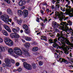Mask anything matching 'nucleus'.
Segmentation results:
<instances>
[{
    "instance_id": "obj_1",
    "label": "nucleus",
    "mask_w": 73,
    "mask_h": 73,
    "mask_svg": "<svg viewBox=\"0 0 73 73\" xmlns=\"http://www.w3.org/2000/svg\"><path fill=\"white\" fill-rule=\"evenodd\" d=\"M63 36V35H62V31L61 32L60 34V35L59 33H58L57 34V37L58 38H56V39L54 40V43L53 44V46L54 47V48H56L57 46H58L60 49H63V50H64V53H65V54H69L68 50L69 49V46H68L65 45L64 42H61L62 44H61V46H59L58 45H57V43H56V42H57V39H58V40H59L60 38L61 37Z\"/></svg>"
},
{
    "instance_id": "obj_2",
    "label": "nucleus",
    "mask_w": 73,
    "mask_h": 73,
    "mask_svg": "<svg viewBox=\"0 0 73 73\" xmlns=\"http://www.w3.org/2000/svg\"><path fill=\"white\" fill-rule=\"evenodd\" d=\"M60 25H62V26H60L59 28H60L61 29H64L66 32H67V31L69 32L72 31V33H73L72 29H71V28L69 29V27H67L68 25V23H66V22H62L60 23Z\"/></svg>"
},
{
    "instance_id": "obj_3",
    "label": "nucleus",
    "mask_w": 73,
    "mask_h": 73,
    "mask_svg": "<svg viewBox=\"0 0 73 73\" xmlns=\"http://www.w3.org/2000/svg\"><path fill=\"white\" fill-rule=\"evenodd\" d=\"M56 14L55 15V17H54V19H56L57 17H58L59 18H60V21H62V20H64V21L67 20L68 19V17H66L65 18V17L64 15L65 14L64 13L62 12H60V13L59 12H55Z\"/></svg>"
},
{
    "instance_id": "obj_4",
    "label": "nucleus",
    "mask_w": 73,
    "mask_h": 73,
    "mask_svg": "<svg viewBox=\"0 0 73 73\" xmlns=\"http://www.w3.org/2000/svg\"><path fill=\"white\" fill-rule=\"evenodd\" d=\"M1 19L6 23H9V20L10 23H11V21H12V19H9V16L6 14L2 15Z\"/></svg>"
},
{
    "instance_id": "obj_5",
    "label": "nucleus",
    "mask_w": 73,
    "mask_h": 73,
    "mask_svg": "<svg viewBox=\"0 0 73 73\" xmlns=\"http://www.w3.org/2000/svg\"><path fill=\"white\" fill-rule=\"evenodd\" d=\"M4 41L5 42L6 44V45L9 46H12V45H13V41L8 37L5 38Z\"/></svg>"
},
{
    "instance_id": "obj_6",
    "label": "nucleus",
    "mask_w": 73,
    "mask_h": 73,
    "mask_svg": "<svg viewBox=\"0 0 73 73\" xmlns=\"http://www.w3.org/2000/svg\"><path fill=\"white\" fill-rule=\"evenodd\" d=\"M14 52L17 55L21 56L23 54V52L19 47H16L14 49Z\"/></svg>"
},
{
    "instance_id": "obj_7",
    "label": "nucleus",
    "mask_w": 73,
    "mask_h": 73,
    "mask_svg": "<svg viewBox=\"0 0 73 73\" xmlns=\"http://www.w3.org/2000/svg\"><path fill=\"white\" fill-rule=\"evenodd\" d=\"M66 11L68 12L70 17H73V8L72 9L69 8V9L66 8Z\"/></svg>"
},
{
    "instance_id": "obj_8",
    "label": "nucleus",
    "mask_w": 73,
    "mask_h": 73,
    "mask_svg": "<svg viewBox=\"0 0 73 73\" xmlns=\"http://www.w3.org/2000/svg\"><path fill=\"white\" fill-rule=\"evenodd\" d=\"M24 67L26 69H27L28 70H31L32 69V67L31 65L28 64L27 62H24L23 63Z\"/></svg>"
},
{
    "instance_id": "obj_9",
    "label": "nucleus",
    "mask_w": 73,
    "mask_h": 73,
    "mask_svg": "<svg viewBox=\"0 0 73 73\" xmlns=\"http://www.w3.org/2000/svg\"><path fill=\"white\" fill-rule=\"evenodd\" d=\"M5 63L6 64V65L4 64H3V66L4 67L6 66H11V62H10V60H9L8 58H6L5 60Z\"/></svg>"
},
{
    "instance_id": "obj_10",
    "label": "nucleus",
    "mask_w": 73,
    "mask_h": 73,
    "mask_svg": "<svg viewBox=\"0 0 73 73\" xmlns=\"http://www.w3.org/2000/svg\"><path fill=\"white\" fill-rule=\"evenodd\" d=\"M8 52L11 55L13 56L14 57H16V55L14 54V53L13 52V50L11 48H9L8 50Z\"/></svg>"
},
{
    "instance_id": "obj_11",
    "label": "nucleus",
    "mask_w": 73,
    "mask_h": 73,
    "mask_svg": "<svg viewBox=\"0 0 73 73\" xmlns=\"http://www.w3.org/2000/svg\"><path fill=\"white\" fill-rule=\"evenodd\" d=\"M52 25L53 27V28H54L57 27L59 28L60 27V25H58L57 23L55 21L53 22Z\"/></svg>"
},
{
    "instance_id": "obj_12",
    "label": "nucleus",
    "mask_w": 73,
    "mask_h": 73,
    "mask_svg": "<svg viewBox=\"0 0 73 73\" xmlns=\"http://www.w3.org/2000/svg\"><path fill=\"white\" fill-rule=\"evenodd\" d=\"M26 3V1L25 0H22L19 3V5L20 6H24Z\"/></svg>"
},
{
    "instance_id": "obj_13",
    "label": "nucleus",
    "mask_w": 73,
    "mask_h": 73,
    "mask_svg": "<svg viewBox=\"0 0 73 73\" xmlns=\"http://www.w3.org/2000/svg\"><path fill=\"white\" fill-rule=\"evenodd\" d=\"M4 28L9 32H11V30L10 29V28L7 25H3Z\"/></svg>"
},
{
    "instance_id": "obj_14",
    "label": "nucleus",
    "mask_w": 73,
    "mask_h": 73,
    "mask_svg": "<svg viewBox=\"0 0 73 73\" xmlns=\"http://www.w3.org/2000/svg\"><path fill=\"white\" fill-rule=\"evenodd\" d=\"M23 12L25 18V17H27L28 16V11L26 10H25L23 11Z\"/></svg>"
},
{
    "instance_id": "obj_15",
    "label": "nucleus",
    "mask_w": 73,
    "mask_h": 73,
    "mask_svg": "<svg viewBox=\"0 0 73 73\" xmlns=\"http://www.w3.org/2000/svg\"><path fill=\"white\" fill-rule=\"evenodd\" d=\"M59 61H60L61 62H65V64H68V62L67 61V60H65L64 58H60L59 59Z\"/></svg>"
},
{
    "instance_id": "obj_16",
    "label": "nucleus",
    "mask_w": 73,
    "mask_h": 73,
    "mask_svg": "<svg viewBox=\"0 0 73 73\" xmlns=\"http://www.w3.org/2000/svg\"><path fill=\"white\" fill-rule=\"evenodd\" d=\"M5 50V49H4V47H1L0 46V52H1L2 51H4ZM0 58H3V56L1 55V54H0Z\"/></svg>"
},
{
    "instance_id": "obj_17",
    "label": "nucleus",
    "mask_w": 73,
    "mask_h": 73,
    "mask_svg": "<svg viewBox=\"0 0 73 73\" xmlns=\"http://www.w3.org/2000/svg\"><path fill=\"white\" fill-rule=\"evenodd\" d=\"M2 32L3 34L4 35L6 36H8V33H7V32L6 31L4 30H3L2 31Z\"/></svg>"
},
{
    "instance_id": "obj_18",
    "label": "nucleus",
    "mask_w": 73,
    "mask_h": 73,
    "mask_svg": "<svg viewBox=\"0 0 73 73\" xmlns=\"http://www.w3.org/2000/svg\"><path fill=\"white\" fill-rule=\"evenodd\" d=\"M65 42L67 44H68V45H70V46H72V47H73V44L72 43H71L68 40H64Z\"/></svg>"
},
{
    "instance_id": "obj_19",
    "label": "nucleus",
    "mask_w": 73,
    "mask_h": 73,
    "mask_svg": "<svg viewBox=\"0 0 73 73\" xmlns=\"http://www.w3.org/2000/svg\"><path fill=\"white\" fill-rule=\"evenodd\" d=\"M15 41H18L19 40V38H20V35L17 33L15 34Z\"/></svg>"
},
{
    "instance_id": "obj_20",
    "label": "nucleus",
    "mask_w": 73,
    "mask_h": 73,
    "mask_svg": "<svg viewBox=\"0 0 73 73\" xmlns=\"http://www.w3.org/2000/svg\"><path fill=\"white\" fill-rule=\"evenodd\" d=\"M17 13L19 16H21L23 14V12L21 11V10H19L17 11Z\"/></svg>"
},
{
    "instance_id": "obj_21",
    "label": "nucleus",
    "mask_w": 73,
    "mask_h": 73,
    "mask_svg": "<svg viewBox=\"0 0 73 73\" xmlns=\"http://www.w3.org/2000/svg\"><path fill=\"white\" fill-rule=\"evenodd\" d=\"M24 46L26 48H29L30 46V44L29 43L26 42Z\"/></svg>"
},
{
    "instance_id": "obj_22",
    "label": "nucleus",
    "mask_w": 73,
    "mask_h": 73,
    "mask_svg": "<svg viewBox=\"0 0 73 73\" xmlns=\"http://www.w3.org/2000/svg\"><path fill=\"white\" fill-rule=\"evenodd\" d=\"M24 54L26 56L28 57V56H30L29 54L28 53V52L27 51H25L24 52Z\"/></svg>"
},
{
    "instance_id": "obj_23",
    "label": "nucleus",
    "mask_w": 73,
    "mask_h": 73,
    "mask_svg": "<svg viewBox=\"0 0 73 73\" xmlns=\"http://www.w3.org/2000/svg\"><path fill=\"white\" fill-rule=\"evenodd\" d=\"M38 47H33L32 50V51H33V52H36V51H37V50H38Z\"/></svg>"
},
{
    "instance_id": "obj_24",
    "label": "nucleus",
    "mask_w": 73,
    "mask_h": 73,
    "mask_svg": "<svg viewBox=\"0 0 73 73\" xmlns=\"http://www.w3.org/2000/svg\"><path fill=\"white\" fill-rule=\"evenodd\" d=\"M7 11L8 14L9 15H11V14H12V10L11 9L9 8L8 9H7Z\"/></svg>"
},
{
    "instance_id": "obj_25",
    "label": "nucleus",
    "mask_w": 73,
    "mask_h": 73,
    "mask_svg": "<svg viewBox=\"0 0 73 73\" xmlns=\"http://www.w3.org/2000/svg\"><path fill=\"white\" fill-rule=\"evenodd\" d=\"M24 32L26 34H29L30 32V31H29V29L28 28V29H27L25 30Z\"/></svg>"
},
{
    "instance_id": "obj_26",
    "label": "nucleus",
    "mask_w": 73,
    "mask_h": 73,
    "mask_svg": "<svg viewBox=\"0 0 73 73\" xmlns=\"http://www.w3.org/2000/svg\"><path fill=\"white\" fill-rule=\"evenodd\" d=\"M16 33H12L10 35V36L12 38H16Z\"/></svg>"
},
{
    "instance_id": "obj_27",
    "label": "nucleus",
    "mask_w": 73,
    "mask_h": 73,
    "mask_svg": "<svg viewBox=\"0 0 73 73\" xmlns=\"http://www.w3.org/2000/svg\"><path fill=\"white\" fill-rule=\"evenodd\" d=\"M25 39L27 41H31V38L28 36H26L25 37Z\"/></svg>"
},
{
    "instance_id": "obj_28",
    "label": "nucleus",
    "mask_w": 73,
    "mask_h": 73,
    "mask_svg": "<svg viewBox=\"0 0 73 73\" xmlns=\"http://www.w3.org/2000/svg\"><path fill=\"white\" fill-rule=\"evenodd\" d=\"M23 28H24V29L25 30L28 28V27L27 25L25 24L23 25Z\"/></svg>"
},
{
    "instance_id": "obj_29",
    "label": "nucleus",
    "mask_w": 73,
    "mask_h": 73,
    "mask_svg": "<svg viewBox=\"0 0 73 73\" xmlns=\"http://www.w3.org/2000/svg\"><path fill=\"white\" fill-rule=\"evenodd\" d=\"M16 22H17L19 25H21L22 23V21L21 20H20L18 21V20H16Z\"/></svg>"
},
{
    "instance_id": "obj_30",
    "label": "nucleus",
    "mask_w": 73,
    "mask_h": 73,
    "mask_svg": "<svg viewBox=\"0 0 73 73\" xmlns=\"http://www.w3.org/2000/svg\"><path fill=\"white\" fill-rule=\"evenodd\" d=\"M10 62L12 64H15V61L14 59H10Z\"/></svg>"
},
{
    "instance_id": "obj_31",
    "label": "nucleus",
    "mask_w": 73,
    "mask_h": 73,
    "mask_svg": "<svg viewBox=\"0 0 73 73\" xmlns=\"http://www.w3.org/2000/svg\"><path fill=\"white\" fill-rule=\"evenodd\" d=\"M55 58H59V57H60V55L57 54V53H55Z\"/></svg>"
},
{
    "instance_id": "obj_32",
    "label": "nucleus",
    "mask_w": 73,
    "mask_h": 73,
    "mask_svg": "<svg viewBox=\"0 0 73 73\" xmlns=\"http://www.w3.org/2000/svg\"><path fill=\"white\" fill-rule=\"evenodd\" d=\"M42 38L44 40H45L46 41H47V38L46 37V36H41Z\"/></svg>"
},
{
    "instance_id": "obj_33",
    "label": "nucleus",
    "mask_w": 73,
    "mask_h": 73,
    "mask_svg": "<svg viewBox=\"0 0 73 73\" xmlns=\"http://www.w3.org/2000/svg\"><path fill=\"white\" fill-rule=\"evenodd\" d=\"M42 64H43V62L41 61H40L38 62V64L39 66H42Z\"/></svg>"
},
{
    "instance_id": "obj_34",
    "label": "nucleus",
    "mask_w": 73,
    "mask_h": 73,
    "mask_svg": "<svg viewBox=\"0 0 73 73\" xmlns=\"http://www.w3.org/2000/svg\"><path fill=\"white\" fill-rule=\"evenodd\" d=\"M2 24V22L0 20V31H2V27L0 25Z\"/></svg>"
},
{
    "instance_id": "obj_35",
    "label": "nucleus",
    "mask_w": 73,
    "mask_h": 73,
    "mask_svg": "<svg viewBox=\"0 0 73 73\" xmlns=\"http://www.w3.org/2000/svg\"><path fill=\"white\" fill-rule=\"evenodd\" d=\"M12 31L14 33H16L17 32V30L16 29L13 28L12 29Z\"/></svg>"
},
{
    "instance_id": "obj_36",
    "label": "nucleus",
    "mask_w": 73,
    "mask_h": 73,
    "mask_svg": "<svg viewBox=\"0 0 73 73\" xmlns=\"http://www.w3.org/2000/svg\"><path fill=\"white\" fill-rule=\"evenodd\" d=\"M42 21L44 23H45V22H46V21H48V19H47L46 18H45L44 20H42Z\"/></svg>"
},
{
    "instance_id": "obj_37",
    "label": "nucleus",
    "mask_w": 73,
    "mask_h": 73,
    "mask_svg": "<svg viewBox=\"0 0 73 73\" xmlns=\"http://www.w3.org/2000/svg\"><path fill=\"white\" fill-rule=\"evenodd\" d=\"M67 22L69 24V25H72V22L70 21H67Z\"/></svg>"
},
{
    "instance_id": "obj_38",
    "label": "nucleus",
    "mask_w": 73,
    "mask_h": 73,
    "mask_svg": "<svg viewBox=\"0 0 73 73\" xmlns=\"http://www.w3.org/2000/svg\"><path fill=\"white\" fill-rule=\"evenodd\" d=\"M67 58L68 59L69 61H73V59L72 58Z\"/></svg>"
},
{
    "instance_id": "obj_39",
    "label": "nucleus",
    "mask_w": 73,
    "mask_h": 73,
    "mask_svg": "<svg viewBox=\"0 0 73 73\" xmlns=\"http://www.w3.org/2000/svg\"><path fill=\"white\" fill-rule=\"evenodd\" d=\"M17 70L18 71V72H21V71L22 70V68H19L17 69Z\"/></svg>"
},
{
    "instance_id": "obj_40",
    "label": "nucleus",
    "mask_w": 73,
    "mask_h": 73,
    "mask_svg": "<svg viewBox=\"0 0 73 73\" xmlns=\"http://www.w3.org/2000/svg\"><path fill=\"white\" fill-rule=\"evenodd\" d=\"M59 3L60 2H56V6H57V7H59V5L58 4H59Z\"/></svg>"
},
{
    "instance_id": "obj_41",
    "label": "nucleus",
    "mask_w": 73,
    "mask_h": 73,
    "mask_svg": "<svg viewBox=\"0 0 73 73\" xmlns=\"http://www.w3.org/2000/svg\"><path fill=\"white\" fill-rule=\"evenodd\" d=\"M49 42H50V43H53V40H52L51 39H50L49 40H48Z\"/></svg>"
},
{
    "instance_id": "obj_42",
    "label": "nucleus",
    "mask_w": 73,
    "mask_h": 73,
    "mask_svg": "<svg viewBox=\"0 0 73 73\" xmlns=\"http://www.w3.org/2000/svg\"><path fill=\"white\" fill-rule=\"evenodd\" d=\"M61 11H63V12H65V8L62 9V8H61Z\"/></svg>"
},
{
    "instance_id": "obj_43",
    "label": "nucleus",
    "mask_w": 73,
    "mask_h": 73,
    "mask_svg": "<svg viewBox=\"0 0 73 73\" xmlns=\"http://www.w3.org/2000/svg\"><path fill=\"white\" fill-rule=\"evenodd\" d=\"M3 42V39L0 38V43H1Z\"/></svg>"
},
{
    "instance_id": "obj_44",
    "label": "nucleus",
    "mask_w": 73,
    "mask_h": 73,
    "mask_svg": "<svg viewBox=\"0 0 73 73\" xmlns=\"http://www.w3.org/2000/svg\"><path fill=\"white\" fill-rule=\"evenodd\" d=\"M40 19H39V18H38V17L37 18V19L36 20V21H37V22H38L39 23V22L40 21Z\"/></svg>"
},
{
    "instance_id": "obj_45",
    "label": "nucleus",
    "mask_w": 73,
    "mask_h": 73,
    "mask_svg": "<svg viewBox=\"0 0 73 73\" xmlns=\"http://www.w3.org/2000/svg\"><path fill=\"white\" fill-rule=\"evenodd\" d=\"M16 65L17 66H19L20 64H19V63L17 62L16 64Z\"/></svg>"
},
{
    "instance_id": "obj_46",
    "label": "nucleus",
    "mask_w": 73,
    "mask_h": 73,
    "mask_svg": "<svg viewBox=\"0 0 73 73\" xmlns=\"http://www.w3.org/2000/svg\"><path fill=\"white\" fill-rule=\"evenodd\" d=\"M6 3L8 4H10L11 3V1L10 0H8L7 2Z\"/></svg>"
},
{
    "instance_id": "obj_47",
    "label": "nucleus",
    "mask_w": 73,
    "mask_h": 73,
    "mask_svg": "<svg viewBox=\"0 0 73 73\" xmlns=\"http://www.w3.org/2000/svg\"><path fill=\"white\" fill-rule=\"evenodd\" d=\"M55 2H56V1H54V0H52V3H53V4H54Z\"/></svg>"
},
{
    "instance_id": "obj_48",
    "label": "nucleus",
    "mask_w": 73,
    "mask_h": 73,
    "mask_svg": "<svg viewBox=\"0 0 73 73\" xmlns=\"http://www.w3.org/2000/svg\"><path fill=\"white\" fill-rule=\"evenodd\" d=\"M54 5H52V6H51V8L52 9H54Z\"/></svg>"
},
{
    "instance_id": "obj_49",
    "label": "nucleus",
    "mask_w": 73,
    "mask_h": 73,
    "mask_svg": "<svg viewBox=\"0 0 73 73\" xmlns=\"http://www.w3.org/2000/svg\"><path fill=\"white\" fill-rule=\"evenodd\" d=\"M3 70V67H0V71H2Z\"/></svg>"
},
{
    "instance_id": "obj_50",
    "label": "nucleus",
    "mask_w": 73,
    "mask_h": 73,
    "mask_svg": "<svg viewBox=\"0 0 73 73\" xmlns=\"http://www.w3.org/2000/svg\"><path fill=\"white\" fill-rule=\"evenodd\" d=\"M42 5H46L47 4L45 3H43L42 4Z\"/></svg>"
},
{
    "instance_id": "obj_51",
    "label": "nucleus",
    "mask_w": 73,
    "mask_h": 73,
    "mask_svg": "<svg viewBox=\"0 0 73 73\" xmlns=\"http://www.w3.org/2000/svg\"><path fill=\"white\" fill-rule=\"evenodd\" d=\"M33 68L34 69H35L36 68V64H35L33 66Z\"/></svg>"
},
{
    "instance_id": "obj_52",
    "label": "nucleus",
    "mask_w": 73,
    "mask_h": 73,
    "mask_svg": "<svg viewBox=\"0 0 73 73\" xmlns=\"http://www.w3.org/2000/svg\"><path fill=\"white\" fill-rule=\"evenodd\" d=\"M42 27L44 28H45V25H44V24L43 23H42Z\"/></svg>"
},
{
    "instance_id": "obj_53",
    "label": "nucleus",
    "mask_w": 73,
    "mask_h": 73,
    "mask_svg": "<svg viewBox=\"0 0 73 73\" xmlns=\"http://www.w3.org/2000/svg\"><path fill=\"white\" fill-rule=\"evenodd\" d=\"M46 12H49V9H46Z\"/></svg>"
},
{
    "instance_id": "obj_54",
    "label": "nucleus",
    "mask_w": 73,
    "mask_h": 73,
    "mask_svg": "<svg viewBox=\"0 0 73 73\" xmlns=\"http://www.w3.org/2000/svg\"><path fill=\"white\" fill-rule=\"evenodd\" d=\"M21 40H22V42H25V40H24V39H22Z\"/></svg>"
},
{
    "instance_id": "obj_55",
    "label": "nucleus",
    "mask_w": 73,
    "mask_h": 73,
    "mask_svg": "<svg viewBox=\"0 0 73 73\" xmlns=\"http://www.w3.org/2000/svg\"><path fill=\"white\" fill-rule=\"evenodd\" d=\"M47 71H44L42 72V73H47Z\"/></svg>"
},
{
    "instance_id": "obj_56",
    "label": "nucleus",
    "mask_w": 73,
    "mask_h": 73,
    "mask_svg": "<svg viewBox=\"0 0 73 73\" xmlns=\"http://www.w3.org/2000/svg\"><path fill=\"white\" fill-rule=\"evenodd\" d=\"M40 12L42 14H43V13H44V12H43V11H42V10H40Z\"/></svg>"
},
{
    "instance_id": "obj_57",
    "label": "nucleus",
    "mask_w": 73,
    "mask_h": 73,
    "mask_svg": "<svg viewBox=\"0 0 73 73\" xmlns=\"http://www.w3.org/2000/svg\"><path fill=\"white\" fill-rule=\"evenodd\" d=\"M49 34H50V35H50V36H51V37H53V36H54V35H53V34H52L50 33Z\"/></svg>"
},
{
    "instance_id": "obj_58",
    "label": "nucleus",
    "mask_w": 73,
    "mask_h": 73,
    "mask_svg": "<svg viewBox=\"0 0 73 73\" xmlns=\"http://www.w3.org/2000/svg\"><path fill=\"white\" fill-rule=\"evenodd\" d=\"M72 53H70L69 55V56H70V57H72Z\"/></svg>"
},
{
    "instance_id": "obj_59",
    "label": "nucleus",
    "mask_w": 73,
    "mask_h": 73,
    "mask_svg": "<svg viewBox=\"0 0 73 73\" xmlns=\"http://www.w3.org/2000/svg\"><path fill=\"white\" fill-rule=\"evenodd\" d=\"M70 1H68V5H69L70 4Z\"/></svg>"
},
{
    "instance_id": "obj_60",
    "label": "nucleus",
    "mask_w": 73,
    "mask_h": 73,
    "mask_svg": "<svg viewBox=\"0 0 73 73\" xmlns=\"http://www.w3.org/2000/svg\"><path fill=\"white\" fill-rule=\"evenodd\" d=\"M13 71L14 72H16V71H17V70H16V69H15Z\"/></svg>"
},
{
    "instance_id": "obj_61",
    "label": "nucleus",
    "mask_w": 73,
    "mask_h": 73,
    "mask_svg": "<svg viewBox=\"0 0 73 73\" xmlns=\"http://www.w3.org/2000/svg\"><path fill=\"white\" fill-rule=\"evenodd\" d=\"M20 32L21 33H23V30H21L20 31Z\"/></svg>"
},
{
    "instance_id": "obj_62",
    "label": "nucleus",
    "mask_w": 73,
    "mask_h": 73,
    "mask_svg": "<svg viewBox=\"0 0 73 73\" xmlns=\"http://www.w3.org/2000/svg\"><path fill=\"white\" fill-rule=\"evenodd\" d=\"M70 38L71 40H73V37H71Z\"/></svg>"
},
{
    "instance_id": "obj_63",
    "label": "nucleus",
    "mask_w": 73,
    "mask_h": 73,
    "mask_svg": "<svg viewBox=\"0 0 73 73\" xmlns=\"http://www.w3.org/2000/svg\"><path fill=\"white\" fill-rule=\"evenodd\" d=\"M17 31H19V30H20V29H19V28L18 27H17Z\"/></svg>"
},
{
    "instance_id": "obj_64",
    "label": "nucleus",
    "mask_w": 73,
    "mask_h": 73,
    "mask_svg": "<svg viewBox=\"0 0 73 73\" xmlns=\"http://www.w3.org/2000/svg\"><path fill=\"white\" fill-rule=\"evenodd\" d=\"M50 49H52V50L53 49V47H50Z\"/></svg>"
}]
</instances>
